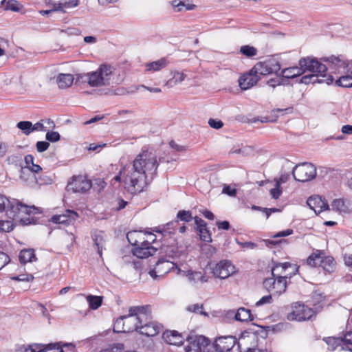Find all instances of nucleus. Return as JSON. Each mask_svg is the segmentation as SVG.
<instances>
[{"label": "nucleus", "instance_id": "f257e3e1", "mask_svg": "<svg viewBox=\"0 0 352 352\" xmlns=\"http://www.w3.org/2000/svg\"><path fill=\"white\" fill-rule=\"evenodd\" d=\"M158 166L156 154L152 151L142 150L131 164L120 170L127 192L136 194L144 191L156 175Z\"/></svg>", "mask_w": 352, "mask_h": 352}, {"label": "nucleus", "instance_id": "f03ea898", "mask_svg": "<svg viewBox=\"0 0 352 352\" xmlns=\"http://www.w3.org/2000/svg\"><path fill=\"white\" fill-rule=\"evenodd\" d=\"M162 329L160 324L153 320L150 305L131 307L128 314L120 316L114 324L118 332L136 331L147 337L157 335Z\"/></svg>", "mask_w": 352, "mask_h": 352}, {"label": "nucleus", "instance_id": "7ed1b4c3", "mask_svg": "<svg viewBox=\"0 0 352 352\" xmlns=\"http://www.w3.org/2000/svg\"><path fill=\"white\" fill-rule=\"evenodd\" d=\"M328 63L331 73L340 75L335 80L336 85L342 87H352V61H348L343 56H334L324 59Z\"/></svg>", "mask_w": 352, "mask_h": 352}, {"label": "nucleus", "instance_id": "20e7f679", "mask_svg": "<svg viewBox=\"0 0 352 352\" xmlns=\"http://www.w3.org/2000/svg\"><path fill=\"white\" fill-rule=\"evenodd\" d=\"M299 67H291L282 70L281 74L283 78H294L300 76L307 71L322 72L327 67L315 58H303L299 60Z\"/></svg>", "mask_w": 352, "mask_h": 352}, {"label": "nucleus", "instance_id": "39448f33", "mask_svg": "<svg viewBox=\"0 0 352 352\" xmlns=\"http://www.w3.org/2000/svg\"><path fill=\"white\" fill-rule=\"evenodd\" d=\"M112 74L111 67L108 65H101L99 68L83 76V81L87 82L91 87H100L109 84Z\"/></svg>", "mask_w": 352, "mask_h": 352}, {"label": "nucleus", "instance_id": "423d86ee", "mask_svg": "<svg viewBox=\"0 0 352 352\" xmlns=\"http://www.w3.org/2000/svg\"><path fill=\"white\" fill-rule=\"evenodd\" d=\"M12 203L9 214L10 217L13 219L20 221L24 225H29L31 223V221L29 218H23V214L30 215L31 214L38 212V209L34 206H28L16 199H12Z\"/></svg>", "mask_w": 352, "mask_h": 352}, {"label": "nucleus", "instance_id": "0eeeda50", "mask_svg": "<svg viewBox=\"0 0 352 352\" xmlns=\"http://www.w3.org/2000/svg\"><path fill=\"white\" fill-rule=\"evenodd\" d=\"M292 175L296 181L300 182H309L316 177V168L311 163H300L293 168Z\"/></svg>", "mask_w": 352, "mask_h": 352}, {"label": "nucleus", "instance_id": "6e6552de", "mask_svg": "<svg viewBox=\"0 0 352 352\" xmlns=\"http://www.w3.org/2000/svg\"><path fill=\"white\" fill-rule=\"evenodd\" d=\"M316 312L311 308L298 302L292 305V311L287 315L289 320L303 321L311 320L315 316Z\"/></svg>", "mask_w": 352, "mask_h": 352}, {"label": "nucleus", "instance_id": "1a4fd4ad", "mask_svg": "<svg viewBox=\"0 0 352 352\" xmlns=\"http://www.w3.org/2000/svg\"><path fill=\"white\" fill-rule=\"evenodd\" d=\"M280 69V65L279 62L275 58H269L256 63L252 68V72L256 73L259 76V75L276 74Z\"/></svg>", "mask_w": 352, "mask_h": 352}, {"label": "nucleus", "instance_id": "9d476101", "mask_svg": "<svg viewBox=\"0 0 352 352\" xmlns=\"http://www.w3.org/2000/svg\"><path fill=\"white\" fill-rule=\"evenodd\" d=\"M91 186V181L86 176L76 175L74 176L71 181L68 182L67 189L68 191H72L75 193H85L89 190Z\"/></svg>", "mask_w": 352, "mask_h": 352}, {"label": "nucleus", "instance_id": "9b49d317", "mask_svg": "<svg viewBox=\"0 0 352 352\" xmlns=\"http://www.w3.org/2000/svg\"><path fill=\"white\" fill-rule=\"evenodd\" d=\"M298 272V267L289 262L275 263L272 267V276L290 279Z\"/></svg>", "mask_w": 352, "mask_h": 352}, {"label": "nucleus", "instance_id": "f8f14e48", "mask_svg": "<svg viewBox=\"0 0 352 352\" xmlns=\"http://www.w3.org/2000/svg\"><path fill=\"white\" fill-rule=\"evenodd\" d=\"M236 267L230 261L222 260L217 263L212 269L214 276L225 279L236 273Z\"/></svg>", "mask_w": 352, "mask_h": 352}, {"label": "nucleus", "instance_id": "ddd939ff", "mask_svg": "<svg viewBox=\"0 0 352 352\" xmlns=\"http://www.w3.org/2000/svg\"><path fill=\"white\" fill-rule=\"evenodd\" d=\"M287 279L284 277L272 276L264 280L263 285L268 291H272L277 294H281L287 289Z\"/></svg>", "mask_w": 352, "mask_h": 352}, {"label": "nucleus", "instance_id": "4468645a", "mask_svg": "<svg viewBox=\"0 0 352 352\" xmlns=\"http://www.w3.org/2000/svg\"><path fill=\"white\" fill-rule=\"evenodd\" d=\"M34 158L32 155H27L25 157V166L24 167H21L20 175L21 179L24 181L27 185L30 186H34L36 184H43V182L38 181L36 175L32 173H30L28 178L25 177L26 173H28V168L34 164Z\"/></svg>", "mask_w": 352, "mask_h": 352}, {"label": "nucleus", "instance_id": "2eb2a0df", "mask_svg": "<svg viewBox=\"0 0 352 352\" xmlns=\"http://www.w3.org/2000/svg\"><path fill=\"white\" fill-rule=\"evenodd\" d=\"M236 343V338L232 336H221L215 339L212 346L216 352H228Z\"/></svg>", "mask_w": 352, "mask_h": 352}, {"label": "nucleus", "instance_id": "dca6fc26", "mask_svg": "<svg viewBox=\"0 0 352 352\" xmlns=\"http://www.w3.org/2000/svg\"><path fill=\"white\" fill-rule=\"evenodd\" d=\"M175 264L173 262L165 259H160L156 263L155 268L151 270L148 272L153 279L162 277L164 274L168 273L173 267Z\"/></svg>", "mask_w": 352, "mask_h": 352}, {"label": "nucleus", "instance_id": "f3484780", "mask_svg": "<svg viewBox=\"0 0 352 352\" xmlns=\"http://www.w3.org/2000/svg\"><path fill=\"white\" fill-rule=\"evenodd\" d=\"M78 217V214L74 210H66L61 214L54 215L51 218V221L57 224L69 225L74 223Z\"/></svg>", "mask_w": 352, "mask_h": 352}, {"label": "nucleus", "instance_id": "a211bd4d", "mask_svg": "<svg viewBox=\"0 0 352 352\" xmlns=\"http://www.w3.org/2000/svg\"><path fill=\"white\" fill-rule=\"evenodd\" d=\"M260 80V77L256 73L252 72V69L248 73L244 74L239 78V85L242 90H247L254 86Z\"/></svg>", "mask_w": 352, "mask_h": 352}, {"label": "nucleus", "instance_id": "6ab92c4d", "mask_svg": "<svg viewBox=\"0 0 352 352\" xmlns=\"http://www.w3.org/2000/svg\"><path fill=\"white\" fill-rule=\"evenodd\" d=\"M324 65V64H323ZM327 69L324 71H310L314 73L310 75L311 83H326L327 85L331 84L334 80V77L331 74L327 75L326 72L329 69L328 64L325 65Z\"/></svg>", "mask_w": 352, "mask_h": 352}, {"label": "nucleus", "instance_id": "aec40b11", "mask_svg": "<svg viewBox=\"0 0 352 352\" xmlns=\"http://www.w3.org/2000/svg\"><path fill=\"white\" fill-rule=\"evenodd\" d=\"M307 204L316 214L320 213L324 210H329V204L319 196L310 197Z\"/></svg>", "mask_w": 352, "mask_h": 352}, {"label": "nucleus", "instance_id": "412c9836", "mask_svg": "<svg viewBox=\"0 0 352 352\" xmlns=\"http://www.w3.org/2000/svg\"><path fill=\"white\" fill-rule=\"evenodd\" d=\"M80 3L79 0H59L52 1L53 10L66 13L68 10L77 7Z\"/></svg>", "mask_w": 352, "mask_h": 352}, {"label": "nucleus", "instance_id": "4be33fe9", "mask_svg": "<svg viewBox=\"0 0 352 352\" xmlns=\"http://www.w3.org/2000/svg\"><path fill=\"white\" fill-rule=\"evenodd\" d=\"M157 250V248L154 246H148L145 244H140L135 246L133 249V254L139 258H146L153 256Z\"/></svg>", "mask_w": 352, "mask_h": 352}, {"label": "nucleus", "instance_id": "5701e85b", "mask_svg": "<svg viewBox=\"0 0 352 352\" xmlns=\"http://www.w3.org/2000/svg\"><path fill=\"white\" fill-rule=\"evenodd\" d=\"M169 64V61L166 58H161L160 59L148 63L145 65L146 72H155L166 67Z\"/></svg>", "mask_w": 352, "mask_h": 352}, {"label": "nucleus", "instance_id": "b1692460", "mask_svg": "<svg viewBox=\"0 0 352 352\" xmlns=\"http://www.w3.org/2000/svg\"><path fill=\"white\" fill-rule=\"evenodd\" d=\"M170 74L172 75V78L168 80L165 83V86L168 88H172L182 82L187 77V75L184 72H180L178 70L171 71Z\"/></svg>", "mask_w": 352, "mask_h": 352}, {"label": "nucleus", "instance_id": "393cba45", "mask_svg": "<svg viewBox=\"0 0 352 352\" xmlns=\"http://www.w3.org/2000/svg\"><path fill=\"white\" fill-rule=\"evenodd\" d=\"M144 232L142 231H131L127 233L126 238L129 242L135 246L144 244Z\"/></svg>", "mask_w": 352, "mask_h": 352}, {"label": "nucleus", "instance_id": "a878e982", "mask_svg": "<svg viewBox=\"0 0 352 352\" xmlns=\"http://www.w3.org/2000/svg\"><path fill=\"white\" fill-rule=\"evenodd\" d=\"M92 239L95 246L97 248L98 253L102 256V250L104 248L105 239L104 234L102 231L96 230L93 232Z\"/></svg>", "mask_w": 352, "mask_h": 352}, {"label": "nucleus", "instance_id": "bb28decb", "mask_svg": "<svg viewBox=\"0 0 352 352\" xmlns=\"http://www.w3.org/2000/svg\"><path fill=\"white\" fill-rule=\"evenodd\" d=\"M164 338L170 344L181 345L184 342V337L176 331L166 332L164 333Z\"/></svg>", "mask_w": 352, "mask_h": 352}, {"label": "nucleus", "instance_id": "cd10ccee", "mask_svg": "<svg viewBox=\"0 0 352 352\" xmlns=\"http://www.w3.org/2000/svg\"><path fill=\"white\" fill-rule=\"evenodd\" d=\"M52 344L41 345L38 344H32L28 347L23 348L17 352H54Z\"/></svg>", "mask_w": 352, "mask_h": 352}, {"label": "nucleus", "instance_id": "c85d7f7f", "mask_svg": "<svg viewBox=\"0 0 352 352\" xmlns=\"http://www.w3.org/2000/svg\"><path fill=\"white\" fill-rule=\"evenodd\" d=\"M195 343H192L191 346H188L186 347V352H201V349L199 345L202 346H208L209 344L208 339L206 338L204 336H199L196 338L195 340Z\"/></svg>", "mask_w": 352, "mask_h": 352}, {"label": "nucleus", "instance_id": "c756f323", "mask_svg": "<svg viewBox=\"0 0 352 352\" xmlns=\"http://www.w3.org/2000/svg\"><path fill=\"white\" fill-rule=\"evenodd\" d=\"M320 266L327 272L331 273L335 270L336 262L332 256H323L320 261Z\"/></svg>", "mask_w": 352, "mask_h": 352}, {"label": "nucleus", "instance_id": "7c9ffc66", "mask_svg": "<svg viewBox=\"0 0 352 352\" xmlns=\"http://www.w3.org/2000/svg\"><path fill=\"white\" fill-rule=\"evenodd\" d=\"M58 85L61 89L70 87L74 82V77L70 74H60L56 78Z\"/></svg>", "mask_w": 352, "mask_h": 352}, {"label": "nucleus", "instance_id": "2f4dec72", "mask_svg": "<svg viewBox=\"0 0 352 352\" xmlns=\"http://www.w3.org/2000/svg\"><path fill=\"white\" fill-rule=\"evenodd\" d=\"M234 318L236 320L241 322L252 321L254 320V316L251 314L250 310L244 307H241L237 310V312L234 315Z\"/></svg>", "mask_w": 352, "mask_h": 352}, {"label": "nucleus", "instance_id": "473e14b6", "mask_svg": "<svg viewBox=\"0 0 352 352\" xmlns=\"http://www.w3.org/2000/svg\"><path fill=\"white\" fill-rule=\"evenodd\" d=\"M19 258L20 262L23 264L36 260L34 251L32 249L21 250L19 253Z\"/></svg>", "mask_w": 352, "mask_h": 352}, {"label": "nucleus", "instance_id": "72a5a7b5", "mask_svg": "<svg viewBox=\"0 0 352 352\" xmlns=\"http://www.w3.org/2000/svg\"><path fill=\"white\" fill-rule=\"evenodd\" d=\"M171 6L175 12H182L184 10H192L195 8L194 4H186L184 1L173 0L171 1Z\"/></svg>", "mask_w": 352, "mask_h": 352}, {"label": "nucleus", "instance_id": "f704fd0d", "mask_svg": "<svg viewBox=\"0 0 352 352\" xmlns=\"http://www.w3.org/2000/svg\"><path fill=\"white\" fill-rule=\"evenodd\" d=\"M331 209L333 210L338 211L339 212L346 213L349 212V208L345 204V202L342 199H337L332 201Z\"/></svg>", "mask_w": 352, "mask_h": 352}, {"label": "nucleus", "instance_id": "c9c22d12", "mask_svg": "<svg viewBox=\"0 0 352 352\" xmlns=\"http://www.w3.org/2000/svg\"><path fill=\"white\" fill-rule=\"evenodd\" d=\"M87 301L89 303L90 309L96 310L99 308L102 302V297L98 296L88 295Z\"/></svg>", "mask_w": 352, "mask_h": 352}, {"label": "nucleus", "instance_id": "e433bc0d", "mask_svg": "<svg viewBox=\"0 0 352 352\" xmlns=\"http://www.w3.org/2000/svg\"><path fill=\"white\" fill-rule=\"evenodd\" d=\"M322 255H323V252L322 251L316 250V252L311 254L307 258V265L311 267H316L318 264L320 265V261L322 258Z\"/></svg>", "mask_w": 352, "mask_h": 352}, {"label": "nucleus", "instance_id": "4c0bfd02", "mask_svg": "<svg viewBox=\"0 0 352 352\" xmlns=\"http://www.w3.org/2000/svg\"><path fill=\"white\" fill-rule=\"evenodd\" d=\"M179 222L177 220L172 221L164 226L162 230L160 232L164 236L166 234H175Z\"/></svg>", "mask_w": 352, "mask_h": 352}, {"label": "nucleus", "instance_id": "58836bf2", "mask_svg": "<svg viewBox=\"0 0 352 352\" xmlns=\"http://www.w3.org/2000/svg\"><path fill=\"white\" fill-rule=\"evenodd\" d=\"M190 280L194 283H206L208 281V278L204 275L201 272H191L187 275Z\"/></svg>", "mask_w": 352, "mask_h": 352}, {"label": "nucleus", "instance_id": "ea45409f", "mask_svg": "<svg viewBox=\"0 0 352 352\" xmlns=\"http://www.w3.org/2000/svg\"><path fill=\"white\" fill-rule=\"evenodd\" d=\"M328 345V349L331 351L336 350L338 346H340L342 350V337L338 338H328L326 340Z\"/></svg>", "mask_w": 352, "mask_h": 352}, {"label": "nucleus", "instance_id": "a19ab883", "mask_svg": "<svg viewBox=\"0 0 352 352\" xmlns=\"http://www.w3.org/2000/svg\"><path fill=\"white\" fill-rule=\"evenodd\" d=\"M5 10H11L13 12H19L22 8V6L16 0H6L4 5Z\"/></svg>", "mask_w": 352, "mask_h": 352}, {"label": "nucleus", "instance_id": "79ce46f5", "mask_svg": "<svg viewBox=\"0 0 352 352\" xmlns=\"http://www.w3.org/2000/svg\"><path fill=\"white\" fill-rule=\"evenodd\" d=\"M16 126L26 135L32 132L33 124L30 121H20L17 123Z\"/></svg>", "mask_w": 352, "mask_h": 352}, {"label": "nucleus", "instance_id": "37998d69", "mask_svg": "<svg viewBox=\"0 0 352 352\" xmlns=\"http://www.w3.org/2000/svg\"><path fill=\"white\" fill-rule=\"evenodd\" d=\"M342 339V350H348L352 352V332H347Z\"/></svg>", "mask_w": 352, "mask_h": 352}, {"label": "nucleus", "instance_id": "c03bdc74", "mask_svg": "<svg viewBox=\"0 0 352 352\" xmlns=\"http://www.w3.org/2000/svg\"><path fill=\"white\" fill-rule=\"evenodd\" d=\"M12 199H8L4 195H0V212H2L7 209L8 212L11 209Z\"/></svg>", "mask_w": 352, "mask_h": 352}, {"label": "nucleus", "instance_id": "a18cd8bd", "mask_svg": "<svg viewBox=\"0 0 352 352\" xmlns=\"http://www.w3.org/2000/svg\"><path fill=\"white\" fill-rule=\"evenodd\" d=\"M202 252L204 255L208 258H211L217 252V249L209 244H206L202 248Z\"/></svg>", "mask_w": 352, "mask_h": 352}, {"label": "nucleus", "instance_id": "49530a36", "mask_svg": "<svg viewBox=\"0 0 352 352\" xmlns=\"http://www.w3.org/2000/svg\"><path fill=\"white\" fill-rule=\"evenodd\" d=\"M240 52L241 54L248 57H252L256 54L257 51L254 47L250 45H244L241 47Z\"/></svg>", "mask_w": 352, "mask_h": 352}, {"label": "nucleus", "instance_id": "de8ad7c7", "mask_svg": "<svg viewBox=\"0 0 352 352\" xmlns=\"http://www.w3.org/2000/svg\"><path fill=\"white\" fill-rule=\"evenodd\" d=\"M177 218L185 222H190L193 219L191 212L186 210H179L177 212Z\"/></svg>", "mask_w": 352, "mask_h": 352}, {"label": "nucleus", "instance_id": "09e8293b", "mask_svg": "<svg viewBox=\"0 0 352 352\" xmlns=\"http://www.w3.org/2000/svg\"><path fill=\"white\" fill-rule=\"evenodd\" d=\"M13 223L11 221H0V232H8L13 229Z\"/></svg>", "mask_w": 352, "mask_h": 352}, {"label": "nucleus", "instance_id": "8fccbe9b", "mask_svg": "<svg viewBox=\"0 0 352 352\" xmlns=\"http://www.w3.org/2000/svg\"><path fill=\"white\" fill-rule=\"evenodd\" d=\"M144 244L148 246H153L151 244L155 242L156 235L151 232H144Z\"/></svg>", "mask_w": 352, "mask_h": 352}, {"label": "nucleus", "instance_id": "3c124183", "mask_svg": "<svg viewBox=\"0 0 352 352\" xmlns=\"http://www.w3.org/2000/svg\"><path fill=\"white\" fill-rule=\"evenodd\" d=\"M60 138V134L56 131H48L45 135L46 140L52 142H56L58 141Z\"/></svg>", "mask_w": 352, "mask_h": 352}, {"label": "nucleus", "instance_id": "603ef678", "mask_svg": "<svg viewBox=\"0 0 352 352\" xmlns=\"http://www.w3.org/2000/svg\"><path fill=\"white\" fill-rule=\"evenodd\" d=\"M203 306L202 305L194 304L189 305L186 307L187 311L193 312V313H199L203 315H206L205 312L202 311Z\"/></svg>", "mask_w": 352, "mask_h": 352}, {"label": "nucleus", "instance_id": "864d4df0", "mask_svg": "<svg viewBox=\"0 0 352 352\" xmlns=\"http://www.w3.org/2000/svg\"><path fill=\"white\" fill-rule=\"evenodd\" d=\"M200 239L204 241H211L212 239L206 227L199 230Z\"/></svg>", "mask_w": 352, "mask_h": 352}, {"label": "nucleus", "instance_id": "5fc2aeb1", "mask_svg": "<svg viewBox=\"0 0 352 352\" xmlns=\"http://www.w3.org/2000/svg\"><path fill=\"white\" fill-rule=\"evenodd\" d=\"M50 146V143L45 141H38L36 144V150L39 153L45 151Z\"/></svg>", "mask_w": 352, "mask_h": 352}, {"label": "nucleus", "instance_id": "6e6d98bb", "mask_svg": "<svg viewBox=\"0 0 352 352\" xmlns=\"http://www.w3.org/2000/svg\"><path fill=\"white\" fill-rule=\"evenodd\" d=\"M236 243L241 246L243 249H254L257 247V245L253 242L246 241V242H241L236 240Z\"/></svg>", "mask_w": 352, "mask_h": 352}, {"label": "nucleus", "instance_id": "4d7b16f0", "mask_svg": "<svg viewBox=\"0 0 352 352\" xmlns=\"http://www.w3.org/2000/svg\"><path fill=\"white\" fill-rule=\"evenodd\" d=\"M10 257L4 252H0V270L10 262Z\"/></svg>", "mask_w": 352, "mask_h": 352}, {"label": "nucleus", "instance_id": "13d9d810", "mask_svg": "<svg viewBox=\"0 0 352 352\" xmlns=\"http://www.w3.org/2000/svg\"><path fill=\"white\" fill-rule=\"evenodd\" d=\"M270 194L272 197L275 199L279 198L281 195V190L280 188L279 183H276L275 188L270 190Z\"/></svg>", "mask_w": 352, "mask_h": 352}, {"label": "nucleus", "instance_id": "bf43d9fd", "mask_svg": "<svg viewBox=\"0 0 352 352\" xmlns=\"http://www.w3.org/2000/svg\"><path fill=\"white\" fill-rule=\"evenodd\" d=\"M272 298L271 295L265 296H263L258 301H257L256 302L255 305L256 307H259L264 304H270L272 302Z\"/></svg>", "mask_w": 352, "mask_h": 352}, {"label": "nucleus", "instance_id": "052dcab7", "mask_svg": "<svg viewBox=\"0 0 352 352\" xmlns=\"http://www.w3.org/2000/svg\"><path fill=\"white\" fill-rule=\"evenodd\" d=\"M208 124L210 125V127L215 129H221L223 126V124L221 120H217L214 119H210L208 120Z\"/></svg>", "mask_w": 352, "mask_h": 352}, {"label": "nucleus", "instance_id": "680f3d73", "mask_svg": "<svg viewBox=\"0 0 352 352\" xmlns=\"http://www.w3.org/2000/svg\"><path fill=\"white\" fill-rule=\"evenodd\" d=\"M222 192L230 197H234L236 195V190L235 188H232L228 185H225L223 188Z\"/></svg>", "mask_w": 352, "mask_h": 352}, {"label": "nucleus", "instance_id": "e2e57ef3", "mask_svg": "<svg viewBox=\"0 0 352 352\" xmlns=\"http://www.w3.org/2000/svg\"><path fill=\"white\" fill-rule=\"evenodd\" d=\"M124 345L122 344H116L112 347L104 349L100 352H118V350H122Z\"/></svg>", "mask_w": 352, "mask_h": 352}, {"label": "nucleus", "instance_id": "0e129e2a", "mask_svg": "<svg viewBox=\"0 0 352 352\" xmlns=\"http://www.w3.org/2000/svg\"><path fill=\"white\" fill-rule=\"evenodd\" d=\"M42 170V168L38 165L36 164H32L31 166L28 168V175L30 173H32L33 175H35V173H38Z\"/></svg>", "mask_w": 352, "mask_h": 352}, {"label": "nucleus", "instance_id": "69168bd1", "mask_svg": "<svg viewBox=\"0 0 352 352\" xmlns=\"http://www.w3.org/2000/svg\"><path fill=\"white\" fill-rule=\"evenodd\" d=\"M293 230L292 229H287L285 230H283V231H280V232H277L276 234H274L273 236L274 238H276V237H285V236H287L292 234H293Z\"/></svg>", "mask_w": 352, "mask_h": 352}, {"label": "nucleus", "instance_id": "338daca9", "mask_svg": "<svg viewBox=\"0 0 352 352\" xmlns=\"http://www.w3.org/2000/svg\"><path fill=\"white\" fill-rule=\"evenodd\" d=\"M194 219L195 223L197 226L198 230H201V228H204L206 227V223L202 219L198 217H195Z\"/></svg>", "mask_w": 352, "mask_h": 352}, {"label": "nucleus", "instance_id": "774afa93", "mask_svg": "<svg viewBox=\"0 0 352 352\" xmlns=\"http://www.w3.org/2000/svg\"><path fill=\"white\" fill-rule=\"evenodd\" d=\"M216 224L218 229L228 230L230 228V223L228 221H217Z\"/></svg>", "mask_w": 352, "mask_h": 352}]
</instances>
